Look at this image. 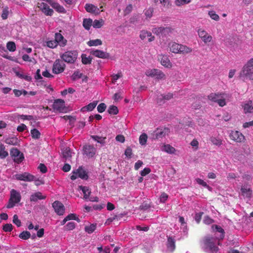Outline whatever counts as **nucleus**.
<instances>
[{
  "label": "nucleus",
  "instance_id": "1",
  "mask_svg": "<svg viewBox=\"0 0 253 253\" xmlns=\"http://www.w3.org/2000/svg\"><path fill=\"white\" fill-rule=\"evenodd\" d=\"M239 79L253 80V58L250 59L243 67L238 76Z\"/></svg>",
  "mask_w": 253,
  "mask_h": 253
},
{
  "label": "nucleus",
  "instance_id": "2",
  "mask_svg": "<svg viewBox=\"0 0 253 253\" xmlns=\"http://www.w3.org/2000/svg\"><path fill=\"white\" fill-rule=\"evenodd\" d=\"M219 239L215 236H207L204 239V244L207 249H209L212 253H216L218 251V247L217 245H220Z\"/></svg>",
  "mask_w": 253,
  "mask_h": 253
},
{
  "label": "nucleus",
  "instance_id": "3",
  "mask_svg": "<svg viewBox=\"0 0 253 253\" xmlns=\"http://www.w3.org/2000/svg\"><path fill=\"white\" fill-rule=\"evenodd\" d=\"M78 52L76 50H70L65 52L60 55L61 60L67 63L73 64L77 60Z\"/></svg>",
  "mask_w": 253,
  "mask_h": 253
},
{
  "label": "nucleus",
  "instance_id": "4",
  "mask_svg": "<svg viewBox=\"0 0 253 253\" xmlns=\"http://www.w3.org/2000/svg\"><path fill=\"white\" fill-rule=\"evenodd\" d=\"M21 199V196L20 193L15 189H12L10 191V196L8 204L6 206L7 208L10 209L13 208L16 204L20 202Z\"/></svg>",
  "mask_w": 253,
  "mask_h": 253
},
{
  "label": "nucleus",
  "instance_id": "5",
  "mask_svg": "<svg viewBox=\"0 0 253 253\" xmlns=\"http://www.w3.org/2000/svg\"><path fill=\"white\" fill-rule=\"evenodd\" d=\"M66 65L64 62L59 59H57L54 61L52 66V72L55 74H58L64 72Z\"/></svg>",
  "mask_w": 253,
  "mask_h": 253
},
{
  "label": "nucleus",
  "instance_id": "6",
  "mask_svg": "<svg viewBox=\"0 0 253 253\" xmlns=\"http://www.w3.org/2000/svg\"><path fill=\"white\" fill-rule=\"evenodd\" d=\"M10 153L14 161L17 164L22 162L24 158L23 153H21L17 148H12Z\"/></svg>",
  "mask_w": 253,
  "mask_h": 253
},
{
  "label": "nucleus",
  "instance_id": "7",
  "mask_svg": "<svg viewBox=\"0 0 253 253\" xmlns=\"http://www.w3.org/2000/svg\"><path fill=\"white\" fill-rule=\"evenodd\" d=\"M147 76L155 78L157 79H163L165 78V74L161 70L157 69L148 70L146 72Z\"/></svg>",
  "mask_w": 253,
  "mask_h": 253
},
{
  "label": "nucleus",
  "instance_id": "8",
  "mask_svg": "<svg viewBox=\"0 0 253 253\" xmlns=\"http://www.w3.org/2000/svg\"><path fill=\"white\" fill-rule=\"evenodd\" d=\"M16 179L24 181L31 182L35 180V177L28 172L16 174L14 175Z\"/></svg>",
  "mask_w": 253,
  "mask_h": 253
},
{
  "label": "nucleus",
  "instance_id": "9",
  "mask_svg": "<svg viewBox=\"0 0 253 253\" xmlns=\"http://www.w3.org/2000/svg\"><path fill=\"white\" fill-rule=\"evenodd\" d=\"M197 32L199 37L202 39L205 44H207L211 41L212 39V36L209 35V34L204 29H199Z\"/></svg>",
  "mask_w": 253,
  "mask_h": 253
},
{
  "label": "nucleus",
  "instance_id": "10",
  "mask_svg": "<svg viewBox=\"0 0 253 253\" xmlns=\"http://www.w3.org/2000/svg\"><path fill=\"white\" fill-rule=\"evenodd\" d=\"M84 153L88 158L93 157L96 154V148L91 145H85L83 147Z\"/></svg>",
  "mask_w": 253,
  "mask_h": 253
},
{
  "label": "nucleus",
  "instance_id": "11",
  "mask_svg": "<svg viewBox=\"0 0 253 253\" xmlns=\"http://www.w3.org/2000/svg\"><path fill=\"white\" fill-rule=\"evenodd\" d=\"M37 6L46 15L51 16L53 10L50 8L47 4L44 2H38Z\"/></svg>",
  "mask_w": 253,
  "mask_h": 253
},
{
  "label": "nucleus",
  "instance_id": "12",
  "mask_svg": "<svg viewBox=\"0 0 253 253\" xmlns=\"http://www.w3.org/2000/svg\"><path fill=\"white\" fill-rule=\"evenodd\" d=\"M229 136L231 139L237 142H242L245 140V136L237 130L231 131Z\"/></svg>",
  "mask_w": 253,
  "mask_h": 253
},
{
  "label": "nucleus",
  "instance_id": "13",
  "mask_svg": "<svg viewBox=\"0 0 253 253\" xmlns=\"http://www.w3.org/2000/svg\"><path fill=\"white\" fill-rule=\"evenodd\" d=\"M52 108L54 110L59 112H63L65 110L64 101L60 99L55 100L52 105Z\"/></svg>",
  "mask_w": 253,
  "mask_h": 253
},
{
  "label": "nucleus",
  "instance_id": "14",
  "mask_svg": "<svg viewBox=\"0 0 253 253\" xmlns=\"http://www.w3.org/2000/svg\"><path fill=\"white\" fill-rule=\"evenodd\" d=\"M158 59L161 64L165 67L170 68L172 67V64L170 62L168 55L160 54L158 56Z\"/></svg>",
  "mask_w": 253,
  "mask_h": 253
},
{
  "label": "nucleus",
  "instance_id": "15",
  "mask_svg": "<svg viewBox=\"0 0 253 253\" xmlns=\"http://www.w3.org/2000/svg\"><path fill=\"white\" fill-rule=\"evenodd\" d=\"M52 207L54 209L55 212L59 215H63L64 213L65 208L62 203L56 201L52 204Z\"/></svg>",
  "mask_w": 253,
  "mask_h": 253
},
{
  "label": "nucleus",
  "instance_id": "16",
  "mask_svg": "<svg viewBox=\"0 0 253 253\" xmlns=\"http://www.w3.org/2000/svg\"><path fill=\"white\" fill-rule=\"evenodd\" d=\"M241 106L245 114L253 113V103L252 100H248L243 102Z\"/></svg>",
  "mask_w": 253,
  "mask_h": 253
},
{
  "label": "nucleus",
  "instance_id": "17",
  "mask_svg": "<svg viewBox=\"0 0 253 253\" xmlns=\"http://www.w3.org/2000/svg\"><path fill=\"white\" fill-rule=\"evenodd\" d=\"M173 97V93L171 92H169L167 94H161L158 96L157 99V102L160 105H162L164 104L166 101L169 100Z\"/></svg>",
  "mask_w": 253,
  "mask_h": 253
},
{
  "label": "nucleus",
  "instance_id": "18",
  "mask_svg": "<svg viewBox=\"0 0 253 253\" xmlns=\"http://www.w3.org/2000/svg\"><path fill=\"white\" fill-rule=\"evenodd\" d=\"M90 53L95 57L102 59H108L110 57L109 53L98 49L91 50Z\"/></svg>",
  "mask_w": 253,
  "mask_h": 253
},
{
  "label": "nucleus",
  "instance_id": "19",
  "mask_svg": "<svg viewBox=\"0 0 253 253\" xmlns=\"http://www.w3.org/2000/svg\"><path fill=\"white\" fill-rule=\"evenodd\" d=\"M169 130L168 128H158L155 131L156 138H162L168 134Z\"/></svg>",
  "mask_w": 253,
  "mask_h": 253
},
{
  "label": "nucleus",
  "instance_id": "20",
  "mask_svg": "<svg viewBox=\"0 0 253 253\" xmlns=\"http://www.w3.org/2000/svg\"><path fill=\"white\" fill-rule=\"evenodd\" d=\"M225 97V93L224 92L211 93L208 95V99L214 102H216L221 97Z\"/></svg>",
  "mask_w": 253,
  "mask_h": 253
},
{
  "label": "nucleus",
  "instance_id": "21",
  "mask_svg": "<svg viewBox=\"0 0 253 253\" xmlns=\"http://www.w3.org/2000/svg\"><path fill=\"white\" fill-rule=\"evenodd\" d=\"M55 40L57 44H59L60 46L64 47L67 44V41L59 33H55Z\"/></svg>",
  "mask_w": 253,
  "mask_h": 253
},
{
  "label": "nucleus",
  "instance_id": "22",
  "mask_svg": "<svg viewBox=\"0 0 253 253\" xmlns=\"http://www.w3.org/2000/svg\"><path fill=\"white\" fill-rule=\"evenodd\" d=\"M84 8L86 11L89 13H93L96 15L100 13L99 8L92 4L86 3L85 5Z\"/></svg>",
  "mask_w": 253,
  "mask_h": 253
},
{
  "label": "nucleus",
  "instance_id": "23",
  "mask_svg": "<svg viewBox=\"0 0 253 253\" xmlns=\"http://www.w3.org/2000/svg\"><path fill=\"white\" fill-rule=\"evenodd\" d=\"M46 198V196L42 195L41 192H37L32 194L30 196V200L31 202H37L38 200H44Z\"/></svg>",
  "mask_w": 253,
  "mask_h": 253
},
{
  "label": "nucleus",
  "instance_id": "24",
  "mask_svg": "<svg viewBox=\"0 0 253 253\" xmlns=\"http://www.w3.org/2000/svg\"><path fill=\"white\" fill-rule=\"evenodd\" d=\"M178 54H186L192 52V48L186 45L180 44Z\"/></svg>",
  "mask_w": 253,
  "mask_h": 253
},
{
  "label": "nucleus",
  "instance_id": "25",
  "mask_svg": "<svg viewBox=\"0 0 253 253\" xmlns=\"http://www.w3.org/2000/svg\"><path fill=\"white\" fill-rule=\"evenodd\" d=\"M242 195L247 198H251L252 195V190L250 188L246 186H242L241 189Z\"/></svg>",
  "mask_w": 253,
  "mask_h": 253
},
{
  "label": "nucleus",
  "instance_id": "26",
  "mask_svg": "<svg viewBox=\"0 0 253 253\" xmlns=\"http://www.w3.org/2000/svg\"><path fill=\"white\" fill-rule=\"evenodd\" d=\"M62 153L63 157L66 160H69L71 158V149L69 147H65L62 149Z\"/></svg>",
  "mask_w": 253,
  "mask_h": 253
},
{
  "label": "nucleus",
  "instance_id": "27",
  "mask_svg": "<svg viewBox=\"0 0 253 253\" xmlns=\"http://www.w3.org/2000/svg\"><path fill=\"white\" fill-rule=\"evenodd\" d=\"M50 5L58 12L65 13L66 12V10L64 8V7L58 3L53 1L52 3H50Z\"/></svg>",
  "mask_w": 253,
  "mask_h": 253
},
{
  "label": "nucleus",
  "instance_id": "28",
  "mask_svg": "<svg viewBox=\"0 0 253 253\" xmlns=\"http://www.w3.org/2000/svg\"><path fill=\"white\" fill-rule=\"evenodd\" d=\"M180 44L175 42H170L169 43V47L170 52L174 53H178L179 47Z\"/></svg>",
  "mask_w": 253,
  "mask_h": 253
},
{
  "label": "nucleus",
  "instance_id": "29",
  "mask_svg": "<svg viewBox=\"0 0 253 253\" xmlns=\"http://www.w3.org/2000/svg\"><path fill=\"white\" fill-rule=\"evenodd\" d=\"M78 173V177L82 179H87L88 178L87 172L82 167H80L77 169Z\"/></svg>",
  "mask_w": 253,
  "mask_h": 253
},
{
  "label": "nucleus",
  "instance_id": "30",
  "mask_svg": "<svg viewBox=\"0 0 253 253\" xmlns=\"http://www.w3.org/2000/svg\"><path fill=\"white\" fill-rule=\"evenodd\" d=\"M79 188L81 190H82L83 193H84V198L85 199H88L91 193V191L89 188L86 186L80 185L79 186Z\"/></svg>",
  "mask_w": 253,
  "mask_h": 253
},
{
  "label": "nucleus",
  "instance_id": "31",
  "mask_svg": "<svg viewBox=\"0 0 253 253\" xmlns=\"http://www.w3.org/2000/svg\"><path fill=\"white\" fill-rule=\"evenodd\" d=\"M97 101H93V102L90 103L87 105L85 106L82 108L81 111H91L95 108V107L97 105Z\"/></svg>",
  "mask_w": 253,
  "mask_h": 253
},
{
  "label": "nucleus",
  "instance_id": "32",
  "mask_svg": "<svg viewBox=\"0 0 253 253\" xmlns=\"http://www.w3.org/2000/svg\"><path fill=\"white\" fill-rule=\"evenodd\" d=\"M91 138L94 141L100 143L102 145H104L106 143V137L99 136L98 135H91Z\"/></svg>",
  "mask_w": 253,
  "mask_h": 253
},
{
  "label": "nucleus",
  "instance_id": "33",
  "mask_svg": "<svg viewBox=\"0 0 253 253\" xmlns=\"http://www.w3.org/2000/svg\"><path fill=\"white\" fill-rule=\"evenodd\" d=\"M167 247L171 252H173L175 248V241L172 237H169L168 239Z\"/></svg>",
  "mask_w": 253,
  "mask_h": 253
},
{
  "label": "nucleus",
  "instance_id": "34",
  "mask_svg": "<svg viewBox=\"0 0 253 253\" xmlns=\"http://www.w3.org/2000/svg\"><path fill=\"white\" fill-rule=\"evenodd\" d=\"M214 226V230H215L216 232H218L220 233V235L218 237H217L218 239H219V240H222L224 237V230L220 226L217 225H215L214 226H212V227Z\"/></svg>",
  "mask_w": 253,
  "mask_h": 253
},
{
  "label": "nucleus",
  "instance_id": "35",
  "mask_svg": "<svg viewBox=\"0 0 253 253\" xmlns=\"http://www.w3.org/2000/svg\"><path fill=\"white\" fill-rule=\"evenodd\" d=\"M96 228V224H91L89 225L85 226L84 230L88 234L92 233Z\"/></svg>",
  "mask_w": 253,
  "mask_h": 253
},
{
  "label": "nucleus",
  "instance_id": "36",
  "mask_svg": "<svg viewBox=\"0 0 253 253\" xmlns=\"http://www.w3.org/2000/svg\"><path fill=\"white\" fill-rule=\"evenodd\" d=\"M162 150L169 154H173L175 151V148L169 144L164 145Z\"/></svg>",
  "mask_w": 253,
  "mask_h": 253
},
{
  "label": "nucleus",
  "instance_id": "37",
  "mask_svg": "<svg viewBox=\"0 0 253 253\" xmlns=\"http://www.w3.org/2000/svg\"><path fill=\"white\" fill-rule=\"evenodd\" d=\"M92 24V20L91 19H84L83 21V26L86 30H89Z\"/></svg>",
  "mask_w": 253,
  "mask_h": 253
},
{
  "label": "nucleus",
  "instance_id": "38",
  "mask_svg": "<svg viewBox=\"0 0 253 253\" xmlns=\"http://www.w3.org/2000/svg\"><path fill=\"white\" fill-rule=\"evenodd\" d=\"M164 27H162V26H161V27H154L152 31V32L157 35V36H159L160 35H162L163 34V30H164Z\"/></svg>",
  "mask_w": 253,
  "mask_h": 253
},
{
  "label": "nucleus",
  "instance_id": "39",
  "mask_svg": "<svg viewBox=\"0 0 253 253\" xmlns=\"http://www.w3.org/2000/svg\"><path fill=\"white\" fill-rule=\"evenodd\" d=\"M14 72L16 75L19 78L24 79L28 82H30L32 80V77L30 76L24 75L19 71H15Z\"/></svg>",
  "mask_w": 253,
  "mask_h": 253
},
{
  "label": "nucleus",
  "instance_id": "40",
  "mask_svg": "<svg viewBox=\"0 0 253 253\" xmlns=\"http://www.w3.org/2000/svg\"><path fill=\"white\" fill-rule=\"evenodd\" d=\"M102 44V42L100 39L90 40L87 42V44L89 46L100 45Z\"/></svg>",
  "mask_w": 253,
  "mask_h": 253
},
{
  "label": "nucleus",
  "instance_id": "41",
  "mask_svg": "<svg viewBox=\"0 0 253 253\" xmlns=\"http://www.w3.org/2000/svg\"><path fill=\"white\" fill-rule=\"evenodd\" d=\"M148 139L147 135L145 133H143L140 135L139 138V143L141 145H144L146 144Z\"/></svg>",
  "mask_w": 253,
  "mask_h": 253
},
{
  "label": "nucleus",
  "instance_id": "42",
  "mask_svg": "<svg viewBox=\"0 0 253 253\" xmlns=\"http://www.w3.org/2000/svg\"><path fill=\"white\" fill-rule=\"evenodd\" d=\"M5 142L9 145H16L18 143V139L16 137H10L6 138Z\"/></svg>",
  "mask_w": 253,
  "mask_h": 253
},
{
  "label": "nucleus",
  "instance_id": "43",
  "mask_svg": "<svg viewBox=\"0 0 253 253\" xmlns=\"http://www.w3.org/2000/svg\"><path fill=\"white\" fill-rule=\"evenodd\" d=\"M76 227V223L71 221L68 222L64 227V230L66 231H71L74 229Z\"/></svg>",
  "mask_w": 253,
  "mask_h": 253
},
{
  "label": "nucleus",
  "instance_id": "44",
  "mask_svg": "<svg viewBox=\"0 0 253 253\" xmlns=\"http://www.w3.org/2000/svg\"><path fill=\"white\" fill-rule=\"evenodd\" d=\"M92 58L90 57H87L84 54L82 55V61L84 64H89L91 63Z\"/></svg>",
  "mask_w": 253,
  "mask_h": 253
},
{
  "label": "nucleus",
  "instance_id": "45",
  "mask_svg": "<svg viewBox=\"0 0 253 253\" xmlns=\"http://www.w3.org/2000/svg\"><path fill=\"white\" fill-rule=\"evenodd\" d=\"M4 146L3 144H0V158L4 159L8 156V152L4 150Z\"/></svg>",
  "mask_w": 253,
  "mask_h": 253
},
{
  "label": "nucleus",
  "instance_id": "46",
  "mask_svg": "<svg viewBox=\"0 0 253 253\" xmlns=\"http://www.w3.org/2000/svg\"><path fill=\"white\" fill-rule=\"evenodd\" d=\"M31 134L34 139H39L41 135L40 131L36 128H34L31 130Z\"/></svg>",
  "mask_w": 253,
  "mask_h": 253
},
{
  "label": "nucleus",
  "instance_id": "47",
  "mask_svg": "<svg viewBox=\"0 0 253 253\" xmlns=\"http://www.w3.org/2000/svg\"><path fill=\"white\" fill-rule=\"evenodd\" d=\"M108 112L110 114L117 115L119 112V110L117 107L114 105H111L109 107Z\"/></svg>",
  "mask_w": 253,
  "mask_h": 253
},
{
  "label": "nucleus",
  "instance_id": "48",
  "mask_svg": "<svg viewBox=\"0 0 253 253\" xmlns=\"http://www.w3.org/2000/svg\"><path fill=\"white\" fill-rule=\"evenodd\" d=\"M151 36V33L146 30H142L140 32L139 37L142 40H144L146 37Z\"/></svg>",
  "mask_w": 253,
  "mask_h": 253
},
{
  "label": "nucleus",
  "instance_id": "49",
  "mask_svg": "<svg viewBox=\"0 0 253 253\" xmlns=\"http://www.w3.org/2000/svg\"><path fill=\"white\" fill-rule=\"evenodd\" d=\"M6 47L9 51L13 52L16 50L15 43L13 42H9L7 43Z\"/></svg>",
  "mask_w": 253,
  "mask_h": 253
},
{
  "label": "nucleus",
  "instance_id": "50",
  "mask_svg": "<svg viewBox=\"0 0 253 253\" xmlns=\"http://www.w3.org/2000/svg\"><path fill=\"white\" fill-rule=\"evenodd\" d=\"M30 236L31 234L29 232L27 231H25L21 233L19 235V237L20 238L22 239L27 240L30 237Z\"/></svg>",
  "mask_w": 253,
  "mask_h": 253
},
{
  "label": "nucleus",
  "instance_id": "51",
  "mask_svg": "<svg viewBox=\"0 0 253 253\" xmlns=\"http://www.w3.org/2000/svg\"><path fill=\"white\" fill-rule=\"evenodd\" d=\"M103 20L101 19V20H95L93 22H92V26L95 28H100L103 25Z\"/></svg>",
  "mask_w": 253,
  "mask_h": 253
},
{
  "label": "nucleus",
  "instance_id": "52",
  "mask_svg": "<svg viewBox=\"0 0 253 253\" xmlns=\"http://www.w3.org/2000/svg\"><path fill=\"white\" fill-rule=\"evenodd\" d=\"M83 74L80 73L79 71H76L74 72L73 74L71 76V78L72 80L76 81L79 79H80L82 77Z\"/></svg>",
  "mask_w": 253,
  "mask_h": 253
},
{
  "label": "nucleus",
  "instance_id": "53",
  "mask_svg": "<svg viewBox=\"0 0 253 253\" xmlns=\"http://www.w3.org/2000/svg\"><path fill=\"white\" fill-rule=\"evenodd\" d=\"M17 118L23 120H27L29 121L33 120L34 117L32 115H17Z\"/></svg>",
  "mask_w": 253,
  "mask_h": 253
},
{
  "label": "nucleus",
  "instance_id": "54",
  "mask_svg": "<svg viewBox=\"0 0 253 253\" xmlns=\"http://www.w3.org/2000/svg\"><path fill=\"white\" fill-rule=\"evenodd\" d=\"M22 58L24 61L32 62L33 63H36V60L34 58H30L27 54H24Z\"/></svg>",
  "mask_w": 253,
  "mask_h": 253
},
{
  "label": "nucleus",
  "instance_id": "55",
  "mask_svg": "<svg viewBox=\"0 0 253 253\" xmlns=\"http://www.w3.org/2000/svg\"><path fill=\"white\" fill-rule=\"evenodd\" d=\"M191 2V0H175V4L177 6H181L188 4Z\"/></svg>",
  "mask_w": 253,
  "mask_h": 253
},
{
  "label": "nucleus",
  "instance_id": "56",
  "mask_svg": "<svg viewBox=\"0 0 253 253\" xmlns=\"http://www.w3.org/2000/svg\"><path fill=\"white\" fill-rule=\"evenodd\" d=\"M174 31V29L171 27H166L164 28L163 34L164 36H166L170 33H172Z\"/></svg>",
  "mask_w": 253,
  "mask_h": 253
},
{
  "label": "nucleus",
  "instance_id": "57",
  "mask_svg": "<svg viewBox=\"0 0 253 253\" xmlns=\"http://www.w3.org/2000/svg\"><path fill=\"white\" fill-rule=\"evenodd\" d=\"M211 141L213 144L216 146H220L222 144V141L219 139H217L215 137H212L211 138Z\"/></svg>",
  "mask_w": 253,
  "mask_h": 253
},
{
  "label": "nucleus",
  "instance_id": "58",
  "mask_svg": "<svg viewBox=\"0 0 253 253\" xmlns=\"http://www.w3.org/2000/svg\"><path fill=\"white\" fill-rule=\"evenodd\" d=\"M2 229L5 232H10L13 229V226L10 223H7L3 226Z\"/></svg>",
  "mask_w": 253,
  "mask_h": 253
},
{
  "label": "nucleus",
  "instance_id": "59",
  "mask_svg": "<svg viewBox=\"0 0 253 253\" xmlns=\"http://www.w3.org/2000/svg\"><path fill=\"white\" fill-rule=\"evenodd\" d=\"M209 15L210 17L215 21H218L219 19V16L215 13V12L213 11H210L209 12Z\"/></svg>",
  "mask_w": 253,
  "mask_h": 253
},
{
  "label": "nucleus",
  "instance_id": "60",
  "mask_svg": "<svg viewBox=\"0 0 253 253\" xmlns=\"http://www.w3.org/2000/svg\"><path fill=\"white\" fill-rule=\"evenodd\" d=\"M106 108V105L104 103L99 104L97 107V111L99 113H103L104 111H105Z\"/></svg>",
  "mask_w": 253,
  "mask_h": 253
},
{
  "label": "nucleus",
  "instance_id": "61",
  "mask_svg": "<svg viewBox=\"0 0 253 253\" xmlns=\"http://www.w3.org/2000/svg\"><path fill=\"white\" fill-rule=\"evenodd\" d=\"M46 45L50 48H54L57 46L58 44L55 40L54 41H49L47 42Z\"/></svg>",
  "mask_w": 253,
  "mask_h": 253
},
{
  "label": "nucleus",
  "instance_id": "62",
  "mask_svg": "<svg viewBox=\"0 0 253 253\" xmlns=\"http://www.w3.org/2000/svg\"><path fill=\"white\" fill-rule=\"evenodd\" d=\"M68 220H75L77 221L78 222H80V219L76 216V215L74 213H70L66 216Z\"/></svg>",
  "mask_w": 253,
  "mask_h": 253
},
{
  "label": "nucleus",
  "instance_id": "63",
  "mask_svg": "<svg viewBox=\"0 0 253 253\" xmlns=\"http://www.w3.org/2000/svg\"><path fill=\"white\" fill-rule=\"evenodd\" d=\"M196 181L197 183L199 184L202 185L203 186L209 188L210 187L207 184L206 182H205L202 179H200L199 178H197L196 179Z\"/></svg>",
  "mask_w": 253,
  "mask_h": 253
},
{
  "label": "nucleus",
  "instance_id": "64",
  "mask_svg": "<svg viewBox=\"0 0 253 253\" xmlns=\"http://www.w3.org/2000/svg\"><path fill=\"white\" fill-rule=\"evenodd\" d=\"M13 222L16 224L18 227H20L21 225V221L18 219L17 215L15 214L13 217Z\"/></svg>",
  "mask_w": 253,
  "mask_h": 253
}]
</instances>
